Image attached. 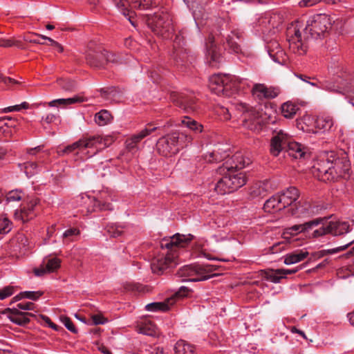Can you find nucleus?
I'll return each instance as SVG.
<instances>
[{
  "instance_id": "obj_3",
  "label": "nucleus",
  "mask_w": 354,
  "mask_h": 354,
  "mask_svg": "<svg viewBox=\"0 0 354 354\" xmlns=\"http://www.w3.org/2000/svg\"><path fill=\"white\" fill-rule=\"evenodd\" d=\"M250 163L249 158L243 156L241 152L236 153L218 168V173L223 176L216 183L215 191L218 194L224 195L243 187L246 183L245 176L243 173L235 170L241 169Z\"/></svg>"
},
{
  "instance_id": "obj_23",
  "label": "nucleus",
  "mask_w": 354,
  "mask_h": 354,
  "mask_svg": "<svg viewBox=\"0 0 354 354\" xmlns=\"http://www.w3.org/2000/svg\"><path fill=\"white\" fill-rule=\"evenodd\" d=\"M278 194L280 195V200L284 208L291 205L299 196V190L295 187H290Z\"/></svg>"
},
{
  "instance_id": "obj_25",
  "label": "nucleus",
  "mask_w": 354,
  "mask_h": 354,
  "mask_svg": "<svg viewBox=\"0 0 354 354\" xmlns=\"http://www.w3.org/2000/svg\"><path fill=\"white\" fill-rule=\"evenodd\" d=\"M222 147H218L212 152H208L204 156V158L207 162H219L227 158L230 154L229 147L227 145H221Z\"/></svg>"
},
{
  "instance_id": "obj_62",
  "label": "nucleus",
  "mask_w": 354,
  "mask_h": 354,
  "mask_svg": "<svg viewBox=\"0 0 354 354\" xmlns=\"http://www.w3.org/2000/svg\"><path fill=\"white\" fill-rule=\"evenodd\" d=\"M298 271V269H277V272L283 276V278L285 277L287 274H290L295 273Z\"/></svg>"
},
{
  "instance_id": "obj_15",
  "label": "nucleus",
  "mask_w": 354,
  "mask_h": 354,
  "mask_svg": "<svg viewBox=\"0 0 354 354\" xmlns=\"http://www.w3.org/2000/svg\"><path fill=\"white\" fill-rule=\"evenodd\" d=\"M170 98L177 106L187 113L194 112L198 108L197 100L192 93L172 92Z\"/></svg>"
},
{
  "instance_id": "obj_39",
  "label": "nucleus",
  "mask_w": 354,
  "mask_h": 354,
  "mask_svg": "<svg viewBox=\"0 0 354 354\" xmlns=\"http://www.w3.org/2000/svg\"><path fill=\"white\" fill-rule=\"evenodd\" d=\"M190 9L192 10V15L195 22L197 26H198V21L200 19H203L204 18V10L202 6L199 5L196 1H193L190 6Z\"/></svg>"
},
{
  "instance_id": "obj_55",
  "label": "nucleus",
  "mask_w": 354,
  "mask_h": 354,
  "mask_svg": "<svg viewBox=\"0 0 354 354\" xmlns=\"http://www.w3.org/2000/svg\"><path fill=\"white\" fill-rule=\"evenodd\" d=\"M28 104L26 102H24L21 104H18V105H15V106H11L4 108L2 110V112L3 113H8V112H12V111H21V109H28Z\"/></svg>"
},
{
  "instance_id": "obj_22",
  "label": "nucleus",
  "mask_w": 354,
  "mask_h": 354,
  "mask_svg": "<svg viewBox=\"0 0 354 354\" xmlns=\"http://www.w3.org/2000/svg\"><path fill=\"white\" fill-rule=\"evenodd\" d=\"M180 123L183 127H187L196 134L203 133L202 138L204 139L208 138L210 136V134L204 130V127L201 123L189 116H184L181 119Z\"/></svg>"
},
{
  "instance_id": "obj_38",
  "label": "nucleus",
  "mask_w": 354,
  "mask_h": 354,
  "mask_svg": "<svg viewBox=\"0 0 354 354\" xmlns=\"http://www.w3.org/2000/svg\"><path fill=\"white\" fill-rule=\"evenodd\" d=\"M80 234V230L75 227H70L65 230L64 233L62 234V238L64 240V242H71V241H75L77 240V238Z\"/></svg>"
},
{
  "instance_id": "obj_53",
  "label": "nucleus",
  "mask_w": 354,
  "mask_h": 354,
  "mask_svg": "<svg viewBox=\"0 0 354 354\" xmlns=\"http://www.w3.org/2000/svg\"><path fill=\"white\" fill-rule=\"evenodd\" d=\"M22 294L24 295V298L36 301L43 295V292H41V291H24V292H22Z\"/></svg>"
},
{
  "instance_id": "obj_45",
  "label": "nucleus",
  "mask_w": 354,
  "mask_h": 354,
  "mask_svg": "<svg viewBox=\"0 0 354 354\" xmlns=\"http://www.w3.org/2000/svg\"><path fill=\"white\" fill-rule=\"evenodd\" d=\"M76 149H81L79 140L75 142L72 145H68L64 149L57 150V154L59 156H63L73 152Z\"/></svg>"
},
{
  "instance_id": "obj_40",
  "label": "nucleus",
  "mask_w": 354,
  "mask_h": 354,
  "mask_svg": "<svg viewBox=\"0 0 354 354\" xmlns=\"http://www.w3.org/2000/svg\"><path fill=\"white\" fill-rule=\"evenodd\" d=\"M111 119L110 113L106 110H101L95 115V122L99 126L106 125Z\"/></svg>"
},
{
  "instance_id": "obj_51",
  "label": "nucleus",
  "mask_w": 354,
  "mask_h": 354,
  "mask_svg": "<svg viewBox=\"0 0 354 354\" xmlns=\"http://www.w3.org/2000/svg\"><path fill=\"white\" fill-rule=\"evenodd\" d=\"M190 290L186 287V286H180L178 290L175 292L174 293V295L171 297H172L174 299H173V301H174V304L175 303L176 301V299L177 298H182V297H184L185 296H187Z\"/></svg>"
},
{
  "instance_id": "obj_58",
  "label": "nucleus",
  "mask_w": 354,
  "mask_h": 354,
  "mask_svg": "<svg viewBox=\"0 0 354 354\" xmlns=\"http://www.w3.org/2000/svg\"><path fill=\"white\" fill-rule=\"evenodd\" d=\"M7 153L8 151L6 149L0 147V167H3L8 162Z\"/></svg>"
},
{
  "instance_id": "obj_36",
  "label": "nucleus",
  "mask_w": 354,
  "mask_h": 354,
  "mask_svg": "<svg viewBox=\"0 0 354 354\" xmlns=\"http://www.w3.org/2000/svg\"><path fill=\"white\" fill-rule=\"evenodd\" d=\"M298 109V106L290 102L283 103L281 107V113L286 118H292Z\"/></svg>"
},
{
  "instance_id": "obj_32",
  "label": "nucleus",
  "mask_w": 354,
  "mask_h": 354,
  "mask_svg": "<svg viewBox=\"0 0 354 354\" xmlns=\"http://www.w3.org/2000/svg\"><path fill=\"white\" fill-rule=\"evenodd\" d=\"M315 126L316 128V130L313 131L315 133L330 131L333 126V118L330 116L318 118L315 122Z\"/></svg>"
},
{
  "instance_id": "obj_56",
  "label": "nucleus",
  "mask_w": 354,
  "mask_h": 354,
  "mask_svg": "<svg viewBox=\"0 0 354 354\" xmlns=\"http://www.w3.org/2000/svg\"><path fill=\"white\" fill-rule=\"evenodd\" d=\"M35 304L32 302L27 301V302H21L17 305L16 307L13 308H19V311L21 310H34Z\"/></svg>"
},
{
  "instance_id": "obj_4",
  "label": "nucleus",
  "mask_w": 354,
  "mask_h": 354,
  "mask_svg": "<svg viewBox=\"0 0 354 354\" xmlns=\"http://www.w3.org/2000/svg\"><path fill=\"white\" fill-rule=\"evenodd\" d=\"M351 165L346 156L339 157L334 151L324 152L313 165V174L322 181H334L349 176Z\"/></svg>"
},
{
  "instance_id": "obj_31",
  "label": "nucleus",
  "mask_w": 354,
  "mask_h": 354,
  "mask_svg": "<svg viewBox=\"0 0 354 354\" xmlns=\"http://www.w3.org/2000/svg\"><path fill=\"white\" fill-rule=\"evenodd\" d=\"M18 166L28 178L41 171V166L36 161L29 160L24 163H19Z\"/></svg>"
},
{
  "instance_id": "obj_28",
  "label": "nucleus",
  "mask_w": 354,
  "mask_h": 354,
  "mask_svg": "<svg viewBox=\"0 0 354 354\" xmlns=\"http://www.w3.org/2000/svg\"><path fill=\"white\" fill-rule=\"evenodd\" d=\"M86 101V99L80 95H75L72 97L68 98H59L53 100L48 103V105L50 107H55L58 106H66L68 105L80 103Z\"/></svg>"
},
{
  "instance_id": "obj_9",
  "label": "nucleus",
  "mask_w": 354,
  "mask_h": 354,
  "mask_svg": "<svg viewBox=\"0 0 354 354\" xmlns=\"http://www.w3.org/2000/svg\"><path fill=\"white\" fill-rule=\"evenodd\" d=\"M285 149L288 155L295 159L305 158L307 151V149L301 144L290 141L288 136L281 130L271 139L270 153L277 156Z\"/></svg>"
},
{
  "instance_id": "obj_42",
  "label": "nucleus",
  "mask_w": 354,
  "mask_h": 354,
  "mask_svg": "<svg viewBox=\"0 0 354 354\" xmlns=\"http://www.w3.org/2000/svg\"><path fill=\"white\" fill-rule=\"evenodd\" d=\"M24 193L19 189L12 190L6 194L7 203L19 202L24 199Z\"/></svg>"
},
{
  "instance_id": "obj_7",
  "label": "nucleus",
  "mask_w": 354,
  "mask_h": 354,
  "mask_svg": "<svg viewBox=\"0 0 354 354\" xmlns=\"http://www.w3.org/2000/svg\"><path fill=\"white\" fill-rule=\"evenodd\" d=\"M209 90L218 96L230 97L239 94L250 85L247 79H241L234 75L214 74L209 79Z\"/></svg>"
},
{
  "instance_id": "obj_10",
  "label": "nucleus",
  "mask_w": 354,
  "mask_h": 354,
  "mask_svg": "<svg viewBox=\"0 0 354 354\" xmlns=\"http://www.w3.org/2000/svg\"><path fill=\"white\" fill-rule=\"evenodd\" d=\"M193 140L191 135L180 132H174L160 138L156 144L158 153L164 156L176 154L184 146H187Z\"/></svg>"
},
{
  "instance_id": "obj_8",
  "label": "nucleus",
  "mask_w": 354,
  "mask_h": 354,
  "mask_svg": "<svg viewBox=\"0 0 354 354\" xmlns=\"http://www.w3.org/2000/svg\"><path fill=\"white\" fill-rule=\"evenodd\" d=\"M333 77L331 81H326L322 88L342 95H350L354 99V73H348L340 66L337 69L331 66L329 69Z\"/></svg>"
},
{
  "instance_id": "obj_18",
  "label": "nucleus",
  "mask_w": 354,
  "mask_h": 354,
  "mask_svg": "<svg viewBox=\"0 0 354 354\" xmlns=\"http://www.w3.org/2000/svg\"><path fill=\"white\" fill-rule=\"evenodd\" d=\"M254 97L260 100L264 99H273L279 94V89L272 86H266L263 84H255L252 89Z\"/></svg>"
},
{
  "instance_id": "obj_49",
  "label": "nucleus",
  "mask_w": 354,
  "mask_h": 354,
  "mask_svg": "<svg viewBox=\"0 0 354 354\" xmlns=\"http://www.w3.org/2000/svg\"><path fill=\"white\" fill-rule=\"evenodd\" d=\"M12 229L11 222L7 218H0V234H7Z\"/></svg>"
},
{
  "instance_id": "obj_30",
  "label": "nucleus",
  "mask_w": 354,
  "mask_h": 354,
  "mask_svg": "<svg viewBox=\"0 0 354 354\" xmlns=\"http://www.w3.org/2000/svg\"><path fill=\"white\" fill-rule=\"evenodd\" d=\"M268 53L270 58L276 63L282 64L284 62L283 57L284 53L277 42H273L267 46Z\"/></svg>"
},
{
  "instance_id": "obj_26",
  "label": "nucleus",
  "mask_w": 354,
  "mask_h": 354,
  "mask_svg": "<svg viewBox=\"0 0 354 354\" xmlns=\"http://www.w3.org/2000/svg\"><path fill=\"white\" fill-rule=\"evenodd\" d=\"M315 207L309 202L299 201L295 209L292 210V215L297 216H311L315 214Z\"/></svg>"
},
{
  "instance_id": "obj_52",
  "label": "nucleus",
  "mask_w": 354,
  "mask_h": 354,
  "mask_svg": "<svg viewBox=\"0 0 354 354\" xmlns=\"http://www.w3.org/2000/svg\"><path fill=\"white\" fill-rule=\"evenodd\" d=\"M15 289L13 286H6L0 289V300H3L14 294Z\"/></svg>"
},
{
  "instance_id": "obj_6",
  "label": "nucleus",
  "mask_w": 354,
  "mask_h": 354,
  "mask_svg": "<svg viewBox=\"0 0 354 354\" xmlns=\"http://www.w3.org/2000/svg\"><path fill=\"white\" fill-rule=\"evenodd\" d=\"M240 39V35L236 31H232L230 35H227L225 38L224 35L220 29L212 30L205 43L207 50V59L209 64L212 67H218L222 62L223 58L220 48L217 46L223 44L225 49L228 50L234 53H237L240 50V46L238 40Z\"/></svg>"
},
{
  "instance_id": "obj_44",
  "label": "nucleus",
  "mask_w": 354,
  "mask_h": 354,
  "mask_svg": "<svg viewBox=\"0 0 354 354\" xmlns=\"http://www.w3.org/2000/svg\"><path fill=\"white\" fill-rule=\"evenodd\" d=\"M44 263L48 272H54L60 266V260L56 257L48 259Z\"/></svg>"
},
{
  "instance_id": "obj_13",
  "label": "nucleus",
  "mask_w": 354,
  "mask_h": 354,
  "mask_svg": "<svg viewBox=\"0 0 354 354\" xmlns=\"http://www.w3.org/2000/svg\"><path fill=\"white\" fill-rule=\"evenodd\" d=\"M323 221L319 228L313 230L312 233L313 238H319L326 234L333 236H341L348 232L352 231V228L347 221H330L322 218Z\"/></svg>"
},
{
  "instance_id": "obj_37",
  "label": "nucleus",
  "mask_w": 354,
  "mask_h": 354,
  "mask_svg": "<svg viewBox=\"0 0 354 354\" xmlns=\"http://www.w3.org/2000/svg\"><path fill=\"white\" fill-rule=\"evenodd\" d=\"M102 193L99 198L94 201V207L100 210H112L113 207Z\"/></svg>"
},
{
  "instance_id": "obj_34",
  "label": "nucleus",
  "mask_w": 354,
  "mask_h": 354,
  "mask_svg": "<svg viewBox=\"0 0 354 354\" xmlns=\"http://www.w3.org/2000/svg\"><path fill=\"white\" fill-rule=\"evenodd\" d=\"M308 252L305 250H297L287 254L284 258V263L291 265L298 263L307 257Z\"/></svg>"
},
{
  "instance_id": "obj_12",
  "label": "nucleus",
  "mask_w": 354,
  "mask_h": 354,
  "mask_svg": "<svg viewBox=\"0 0 354 354\" xmlns=\"http://www.w3.org/2000/svg\"><path fill=\"white\" fill-rule=\"evenodd\" d=\"M215 270V266L209 264L186 265L181 267L176 274L185 277L183 281H200L208 279L209 274Z\"/></svg>"
},
{
  "instance_id": "obj_33",
  "label": "nucleus",
  "mask_w": 354,
  "mask_h": 354,
  "mask_svg": "<svg viewBox=\"0 0 354 354\" xmlns=\"http://www.w3.org/2000/svg\"><path fill=\"white\" fill-rule=\"evenodd\" d=\"M173 298H167L162 302H152L145 306V310L150 312L167 311L174 304Z\"/></svg>"
},
{
  "instance_id": "obj_24",
  "label": "nucleus",
  "mask_w": 354,
  "mask_h": 354,
  "mask_svg": "<svg viewBox=\"0 0 354 354\" xmlns=\"http://www.w3.org/2000/svg\"><path fill=\"white\" fill-rule=\"evenodd\" d=\"M39 203L37 198H32L26 201V205H24L20 209V217L23 222H26L32 219L35 216V207Z\"/></svg>"
},
{
  "instance_id": "obj_20",
  "label": "nucleus",
  "mask_w": 354,
  "mask_h": 354,
  "mask_svg": "<svg viewBox=\"0 0 354 354\" xmlns=\"http://www.w3.org/2000/svg\"><path fill=\"white\" fill-rule=\"evenodd\" d=\"M6 312L8 313V319L14 324L19 326H25L30 322L29 317H34L35 315L30 313H26L19 311V308H8Z\"/></svg>"
},
{
  "instance_id": "obj_41",
  "label": "nucleus",
  "mask_w": 354,
  "mask_h": 354,
  "mask_svg": "<svg viewBox=\"0 0 354 354\" xmlns=\"http://www.w3.org/2000/svg\"><path fill=\"white\" fill-rule=\"evenodd\" d=\"M131 6L133 8L139 10H148L151 8L156 3L153 0H130Z\"/></svg>"
},
{
  "instance_id": "obj_35",
  "label": "nucleus",
  "mask_w": 354,
  "mask_h": 354,
  "mask_svg": "<svg viewBox=\"0 0 354 354\" xmlns=\"http://www.w3.org/2000/svg\"><path fill=\"white\" fill-rule=\"evenodd\" d=\"M174 354H197L194 346L184 340L178 341L174 346Z\"/></svg>"
},
{
  "instance_id": "obj_11",
  "label": "nucleus",
  "mask_w": 354,
  "mask_h": 354,
  "mask_svg": "<svg viewBox=\"0 0 354 354\" xmlns=\"http://www.w3.org/2000/svg\"><path fill=\"white\" fill-rule=\"evenodd\" d=\"M235 109L240 114L239 122L243 127L253 131L261 129L263 119L255 109L242 102L236 103Z\"/></svg>"
},
{
  "instance_id": "obj_29",
  "label": "nucleus",
  "mask_w": 354,
  "mask_h": 354,
  "mask_svg": "<svg viewBox=\"0 0 354 354\" xmlns=\"http://www.w3.org/2000/svg\"><path fill=\"white\" fill-rule=\"evenodd\" d=\"M263 209L265 212L269 213L284 209V206L282 205L281 201L280 200V195L277 193L268 198L264 203Z\"/></svg>"
},
{
  "instance_id": "obj_43",
  "label": "nucleus",
  "mask_w": 354,
  "mask_h": 354,
  "mask_svg": "<svg viewBox=\"0 0 354 354\" xmlns=\"http://www.w3.org/2000/svg\"><path fill=\"white\" fill-rule=\"evenodd\" d=\"M17 247L19 248V251H26L28 247V238L23 234H19L15 237Z\"/></svg>"
},
{
  "instance_id": "obj_54",
  "label": "nucleus",
  "mask_w": 354,
  "mask_h": 354,
  "mask_svg": "<svg viewBox=\"0 0 354 354\" xmlns=\"http://www.w3.org/2000/svg\"><path fill=\"white\" fill-rule=\"evenodd\" d=\"M60 319L63 324L65 326V327L71 332L73 333H76L77 332L76 328L73 325L72 321L70 318L66 317V316H62L60 317Z\"/></svg>"
},
{
  "instance_id": "obj_21",
  "label": "nucleus",
  "mask_w": 354,
  "mask_h": 354,
  "mask_svg": "<svg viewBox=\"0 0 354 354\" xmlns=\"http://www.w3.org/2000/svg\"><path fill=\"white\" fill-rule=\"evenodd\" d=\"M271 190L270 183L268 180L260 181L253 184L249 190L250 196L252 198H263Z\"/></svg>"
},
{
  "instance_id": "obj_17",
  "label": "nucleus",
  "mask_w": 354,
  "mask_h": 354,
  "mask_svg": "<svg viewBox=\"0 0 354 354\" xmlns=\"http://www.w3.org/2000/svg\"><path fill=\"white\" fill-rule=\"evenodd\" d=\"M152 124L149 123L147 124L145 129H142L139 132L133 134L129 138L127 139L125 144L126 148L129 151H136L138 149V143L145 138L149 136L152 132L159 129V127L154 126L151 127Z\"/></svg>"
},
{
  "instance_id": "obj_47",
  "label": "nucleus",
  "mask_w": 354,
  "mask_h": 354,
  "mask_svg": "<svg viewBox=\"0 0 354 354\" xmlns=\"http://www.w3.org/2000/svg\"><path fill=\"white\" fill-rule=\"evenodd\" d=\"M138 330L140 333L149 336H152L156 333L155 326L151 323L141 325L139 327Z\"/></svg>"
},
{
  "instance_id": "obj_2",
  "label": "nucleus",
  "mask_w": 354,
  "mask_h": 354,
  "mask_svg": "<svg viewBox=\"0 0 354 354\" xmlns=\"http://www.w3.org/2000/svg\"><path fill=\"white\" fill-rule=\"evenodd\" d=\"M147 24L156 35L173 41L171 57L178 66H186L191 62L187 49L183 47L184 37L180 32L175 34L172 19L168 13L154 14L148 18Z\"/></svg>"
},
{
  "instance_id": "obj_64",
  "label": "nucleus",
  "mask_w": 354,
  "mask_h": 354,
  "mask_svg": "<svg viewBox=\"0 0 354 354\" xmlns=\"http://www.w3.org/2000/svg\"><path fill=\"white\" fill-rule=\"evenodd\" d=\"M57 115L49 113L46 116L42 117V120L45 121L48 124H50L54 122L57 118Z\"/></svg>"
},
{
  "instance_id": "obj_1",
  "label": "nucleus",
  "mask_w": 354,
  "mask_h": 354,
  "mask_svg": "<svg viewBox=\"0 0 354 354\" xmlns=\"http://www.w3.org/2000/svg\"><path fill=\"white\" fill-rule=\"evenodd\" d=\"M332 20L326 14L311 16L304 24L297 20L287 28V40L293 53L303 55L315 42L322 41L331 28Z\"/></svg>"
},
{
  "instance_id": "obj_61",
  "label": "nucleus",
  "mask_w": 354,
  "mask_h": 354,
  "mask_svg": "<svg viewBox=\"0 0 354 354\" xmlns=\"http://www.w3.org/2000/svg\"><path fill=\"white\" fill-rule=\"evenodd\" d=\"M41 37L44 39H46V40H48V41H50V45L56 47L59 52H62L63 50L62 46L58 42L53 40V39L48 37L46 36H44V35H41Z\"/></svg>"
},
{
  "instance_id": "obj_5",
  "label": "nucleus",
  "mask_w": 354,
  "mask_h": 354,
  "mask_svg": "<svg viewBox=\"0 0 354 354\" xmlns=\"http://www.w3.org/2000/svg\"><path fill=\"white\" fill-rule=\"evenodd\" d=\"M192 237L191 234L186 236L177 233L169 238L162 239L160 243V248L167 249L169 252L168 251L167 254H159L152 259L151 263L152 272L157 274H162L167 268L172 266L178 257L176 253V249L187 246Z\"/></svg>"
},
{
  "instance_id": "obj_46",
  "label": "nucleus",
  "mask_w": 354,
  "mask_h": 354,
  "mask_svg": "<svg viewBox=\"0 0 354 354\" xmlns=\"http://www.w3.org/2000/svg\"><path fill=\"white\" fill-rule=\"evenodd\" d=\"M269 22L270 21L266 17L259 18L255 25L256 31L259 33H265L268 30L267 25Z\"/></svg>"
},
{
  "instance_id": "obj_14",
  "label": "nucleus",
  "mask_w": 354,
  "mask_h": 354,
  "mask_svg": "<svg viewBox=\"0 0 354 354\" xmlns=\"http://www.w3.org/2000/svg\"><path fill=\"white\" fill-rule=\"evenodd\" d=\"M86 59L88 64L96 68H104L105 65L109 63L120 64L123 62L119 55L100 48L96 50H89L86 53Z\"/></svg>"
},
{
  "instance_id": "obj_19",
  "label": "nucleus",
  "mask_w": 354,
  "mask_h": 354,
  "mask_svg": "<svg viewBox=\"0 0 354 354\" xmlns=\"http://www.w3.org/2000/svg\"><path fill=\"white\" fill-rule=\"evenodd\" d=\"M81 149L86 148H95L96 151L93 153H96L97 151L102 150V149L107 147L104 139L100 136H92L88 137H84L79 140Z\"/></svg>"
},
{
  "instance_id": "obj_50",
  "label": "nucleus",
  "mask_w": 354,
  "mask_h": 354,
  "mask_svg": "<svg viewBox=\"0 0 354 354\" xmlns=\"http://www.w3.org/2000/svg\"><path fill=\"white\" fill-rule=\"evenodd\" d=\"M58 84L62 88L66 91H71L75 87V82L69 80L61 79L58 81Z\"/></svg>"
},
{
  "instance_id": "obj_48",
  "label": "nucleus",
  "mask_w": 354,
  "mask_h": 354,
  "mask_svg": "<svg viewBox=\"0 0 354 354\" xmlns=\"http://www.w3.org/2000/svg\"><path fill=\"white\" fill-rule=\"evenodd\" d=\"M107 232L112 237H118L123 233L122 227L113 224L108 227Z\"/></svg>"
},
{
  "instance_id": "obj_59",
  "label": "nucleus",
  "mask_w": 354,
  "mask_h": 354,
  "mask_svg": "<svg viewBox=\"0 0 354 354\" xmlns=\"http://www.w3.org/2000/svg\"><path fill=\"white\" fill-rule=\"evenodd\" d=\"M91 319L95 325L104 324L107 322V319L101 315H93Z\"/></svg>"
},
{
  "instance_id": "obj_60",
  "label": "nucleus",
  "mask_w": 354,
  "mask_h": 354,
  "mask_svg": "<svg viewBox=\"0 0 354 354\" xmlns=\"http://www.w3.org/2000/svg\"><path fill=\"white\" fill-rule=\"evenodd\" d=\"M268 278L273 283H279L280 279L283 278V276L277 272V270L274 273H272L268 275Z\"/></svg>"
},
{
  "instance_id": "obj_16",
  "label": "nucleus",
  "mask_w": 354,
  "mask_h": 354,
  "mask_svg": "<svg viewBox=\"0 0 354 354\" xmlns=\"http://www.w3.org/2000/svg\"><path fill=\"white\" fill-rule=\"evenodd\" d=\"M322 221V218H317L302 224L294 225L285 228L283 235L284 238H288V236H296L302 233L313 238L312 233L315 230V227L319 226Z\"/></svg>"
},
{
  "instance_id": "obj_27",
  "label": "nucleus",
  "mask_w": 354,
  "mask_h": 354,
  "mask_svg": "<svg viewBox=\"0 0 354 354\" xmlns=\"http://www.w3.org/2000/svg\"><path fill=\"white\" fill-rule=\"evenodd\" d=\"M112 3L117 8L118 12L123 15L133 25L135 26V23L133 21V15L134 12L129 10V3L127 0H111Z\"/></svg>"
},
{
  "instance_id": "obj_57",
  "label": "nucleus",
  "mask_w": 354,
  "mask_h": 354,
  "mask_svg": "<svg viewBox=\"0 0 354 354\" xmlns=\"http://www.w3.org/2000/svg\"><path fill=\"white\" fill-rule=\"evenodd\" d=\"M353 241H351L350 242H348V243L342 245V246H339V247H337V248H333V249H329V250H323L322 251V253L324 254H335V253H337L340 251H343L345 249L347 248V247L351 245L352 243H353Z\"/></svg>"
},
{
  "instance_id": "obj_63",
  "label": "nucleus",
  "mask_w": 354,
  "mask_h": 354,
  "mask_svg": "<svg viewBox=\"0 0 354 354\" xmlns=\"http://www.w3.org/2000/svg\"><path fill=\"white\" fill-rule=\"evenodd\" d=\"M159 71H160L159 69L158 70L153 69L150 71V75H149L150 77L154 83H158V80L160 77V75L159 74Z\"/></svg>"
}]
</instances>
